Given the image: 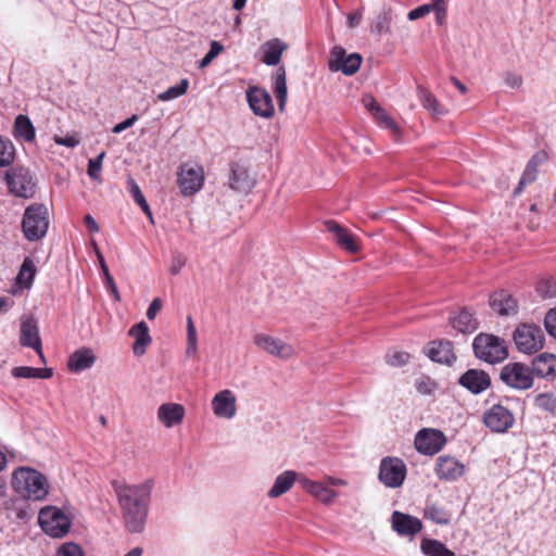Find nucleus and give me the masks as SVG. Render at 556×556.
Segmentation results:
<instances>
[{"label": "nucleus", "instance_id": "6ab92c4d", "mask_svg": "<svg viewBox=\"0 0 556 556\" xmlns=\"http://www.w3.org/2000/svg\"><path fill=\"white\" fill-rule=\"evenodd\" d=\"M392 529L401 536H414L422 529V522L417 517L399 510L391 516Z\"/></svg>", "mask_w": 556, "mask_h": 556}, {"label": "nucleus", "instance_id": "cd10ccee", "mask_svg": "<svg viewBox=\"0 0 556 556\" xmlns=\"http://www.w3.org/2000/svg\"><path fill=\"white\" fill-rule=\"evenodd\" d=\"M299 482L306 492L325 504H330L338 495L336 491L329 489L325 484L309 480L305 477H300Z\"/></svg>", "mask_w": 556, "mask_h": 556}, {"label": "nucleus", "instance_id": "a878e982", "mask_svg": "<svg viewBox=\"0 0 556 556\" xmlns=\"http://www.w3.org/2000/svg\"><path fill=\"white\" fill-rule=\"evenodd\" d=\"M20 343L23 346L39 351L41 339L39 337V328L34 317H27L22 320Z\"/></svg>", "mask_w": 556, "mask_h": 556}, {"label": "nucleus", "instance_id": "e2e57ef3", "mask_svg": "<svg viewBox=\"0 0 556 556\" xmlns=\"http://www.w3.org/2000/svg\"><path fill=\"white\" fill-rule=\"evenodd\" d=\"M54 141H55V143H58L60 146H65L68 148H74L79 143V141L73 136H66V137H58L56 136L54 138Z\"/></svg>", "mask_w": 556, "mask_h": 556}, {"label": "nucleus", "instance_id": "2f4dec72", "mask_svg": "<svg viewBox=\"0 0 556 556\" xmlns=\"http://www.w3.org/2000/svg\"><path fill=\"white\" fill-rule=\"evenodd\" d=\"M299 479L300 478L298 477V473L295 471H283L275 479L274 485L267 493L268 497L276 498L287 493L292 488L294 482Z\"/></svg>", "mask_w": 556, "mask_h": 556}, {"label": "nucleus", "instance_id": "a19ab883", "mask_svg": "<svg viewBox=\"0 0 556 556\" xmlns=\"http://www.w3.org/2000/svg\"><path fill=\"white\" fill-rule=\"evenodd\" d=\"M534 405L552 415L556 414V395L553 392L539 393L533 399Z\"/></svg>", "mask_w": 556, "mask_h": 556}, {"label": "nucleus", "instance_id": "72a5a7b5", "mask_svg": "<svg viewBox=\"0 0 556 556\" xmlns=\"http://www.w3.org/2000/svg\"><path fill=\"white\" fill-rule=\"evenodd\" d=\"M13 136L26 142H33L35 140L36 130L28 116L23 114L16 116L13 126Z\"/></svg>", "mask_w": 556, "mask_h": 556}, {"label": "nucleus", "instance_id": "864d4df0", "mask_svg": "<svg viewBox=\"0 0 556 556\" xmlns=\"http://www.w3.org/2000/svg\"><path fill=\"white\" fill-rule=\"evenodd\" d=\"M544 326L549 336L556 339V307L549 309L545 315Z\"/></svg>", "mask_w": 556, "mask_h": 556}, {"label": "nucleus", "instance_id": "ddd939ff", "mask_svg": "<svg viewBox=\"0 0 556 556\" xmlns=\"http://www.w3.org/2000/svg\"><path fill=\"white\" fill-rule=\"evenodd\" d=\"M248 103L255 115L269 118L275 113L273 100L267 90L260 87H250L247 90Z\"/></svg>", "mask_w": 556, "mask_h": 556}, {"label": "nucleus", "instance_id": "338daca9", "mask_svg": "<svg viewBox=\"0 0 556 556\" xmlns=\"http://www.w3.org/2000/svg\"><path fill=\"white\" fill-rule=\"evenodd\" d=\"M350 27L357 26L362 21V14L359 12L351 13L348 17Z\"/></svg>", "mask_w": 556, "mask_h": 556}, {"label": "nucleus", "instance_id": "13d9d810", "mask_svg": "<svg viewBox=\"0 0 556 556\" xmlns=\"http://www.w3.org/2000/svg\"><path fill=\"white\" fill-rule=\"evenodd\" d=\"M163 303L160 298H155L149 305L147 309V318L149 320H153L159 312L162 309Z\"/></svg>", "mask_w": 556, "mask_h": 556}, {"label": "nucleus", "instance_id": "1a4fd4ad", "mask_svg": "<svg viewBox=\"0 0 556 556\" xmlns=\"http://www.w3.org/2000/svg\"><path fill=\"white\" fill-rule=\"evenodd\" d=\"M406 473V465L401 458L387 456L381 459L378 478L387 488L396 489L402 486Z\"/></svg>", "mask_w": 556, "mask_h": 556}, {"label": "nucleus", "instance_id": "39448f33", "mask_svg": "<svg viewBox=\"0 0 556 556\" xmlns=\"http://www.w3.org/2000/svg\"><path fill=\"white\" fill-rule=\"evenodd\" d=\"M500 380L508 388L526 391L533 387L534 377L531 368L519 362L507 363L501 368Z\"/></svg>", "mask_w": 556, "mask_h": 556}, {"label": "nucleus", "instance_id": "c9c22d12", "mask_svg": "<svg viewBox=\"0 0 556 556\" xmlns=\"http://www.w3.org/2000/svg\"><path fill=\"white\" fill-rule=\"evenodd\" d=\"M392 20L393 10L390 7H383L371 23V31L379 36L388 34L391 29Z\"/></svg>", "mask_w": 556, "mask_h": 556}, {"label": "nucleus", "instance_id": "4c0bfd02", "mask_svg": "<svg viewBox=\"0 0 556 556\" xmlns=\"http://www.w3.org/2000/svg\"><path fill=\"white\" fill-rule=\"evenodd\" d=\"M418 98L422 104V106L428 110L432 115L440 116L443 115L445 112L442 108V105L439 103L437 98L427 89L424 87H418Z\"/></svg>", "mask_w": 556, "mask_h": 556}, {"label": "nucleus", "instance_id": "a18cd8bd", "mask_svg": "<svg viewBox=\"0 0 556 556\" xmlns=\"http://www.w3.org/2000/svg\"><path fill=\"white\" fill-rule=\"evenodd\" d=\"M127 186H128L129 193L131 194L135 202L140 206V208L148 210V202H147L143 193L141 192L139 185L136 182V180L131 176H129L127 178Z\"/></svg>", "mask_w": 556, "mask_h": 556}, {"label": "nucleus", "instance_id": "aec40b11", "mask_svg": "<svg viewBox=\"0 0 556 556\" xmlns=\"http://www.w3.org/2000/svg\"><path fill=\"white\" fill-rule=\"evenodd\" d=\"M435 475L440 480L455 481L465 473V465L452 456H440L435 464Z\"/></svg>", "mask_w": 556, "mask_h": 556}, {"label": "nucleus", "instance_id": "0eeeda50", "mask_svg": "<svg viewBox=\"0 0 556 556\" xmlns=\"http://www.w3.org/2000/svg\"><path fill=\"white\" fill-rule=\"evenodd\" d=\"M9 192L22 199H30L36 193V180L30 170L25 167H15L8 170L4 176Z\"/></svg>", "mask_w": 556, "mask_h": 556}, {"label": "nucleus", "instance_id": "4468645a", "mask_svg": "<svg viewBox=\"0 0 556 556\" xmlns=\"http://www.w3.org/2000/svg\"><path fill=\"white\" fill-rule=\"evenodd\" d=\"M253 341L256 346L266 353L282 359H289L294 354V350L290 344L269 334L257 333L254 336Z\"/></svg>", "mask_w": 556, "mask_h": 556}, {"label": "nucleus", "instance_id": "f257e3e1", "mask_svg": "<svg viewBox=\"0 0 556 556\" xmlns=\"http://www.w3.org/2000/svg\"><path fill=\"white\" fill-rule=\"evenodd\" d=\"M113 488L123 511L126 528L132 533L141 532L146 523L153 481L146 480L136 485L114 481Z\"/></svg>", "mask_w": 556, "mask_h": 556}, {"label": "nucleus", "instance_id": "ea45409f", "mask_svg": "<svg viewBox=\"0 0 556 556\" xmlns=\"http://www.w3.org/2000/svg\"><path fill=\"white\" fill-rule=\"evenodd\" d=\"M274 92L278 99L279 108L282 110L287 99L286 71L280 67L274 76Z\"/></svg>", "mask_w": 556, "mask_h": 556}, {"label": "nucleus", "instance_id": "49530a36", "mask_svg": "<svg viewBox=\"0 0 556 556\" xmlns=\"http://www.w3.org/2000/svg\"><path fill=\"white\" fill-rule=\"evenodd\" d=\"M538 293L543 298L556 295V282L551 278L541 279L536 286Z\"/></svg>", "mask_w": 556, "mask_h": 556}, {"label": "nucleus", "instance_id": "603ef678", "mask_svg": "<svg viewBox=\"0 0 556 556\" xmlns=\"http://www.w3.org/2000/svg\"><path fill=\"white\" fill-rule=\"evenodd\" d=\"M409 361V354L407 352L394 351L387 354V362L391 366H402Z\"/></svg>", "mask_w": 556, "mask_h": 556}, {"label": "nucleus", "instance_id": "f03ea898", "mask_svg": "<svg viewBox=\"0 0 556 556\" xmlns=\"http://www.w3.org/2000/svg\"><path fill=\"white\" fill-rule=\"evenodd\" d=\"M12 488L23 498L41 501L48 494V482L39 471L20 467L12 473Z\"/></svg>", "mask_w": 556, "mask_h": 556}, {"label": "nucleus", "instance_id": "37998d69", "mask_svg": "<svg viewBox=\"0 0 556 556\" xmlns=\"http://www.w3.org/2000/svg\"><path fill=\"white\" fill-rule=\"evenodd\" d=\"M188 87L189 80L187 78H184L179 81L178 85L172 86L164 92L159 93L157 99L163 102L177 99L187 92Z\"/></svg>", "mask_w": 556, "mask_h": 556}, {"label": "nucleus", "instance_id": "423d86ee", "mask_svg": "<svg viewBox=\"0 0 556 556\" xmlns=\"http://www.w3.org/2000/svg\"><path fill=\"white\" fill-rule=\"evenodd\" d=\"M513 339L519 352L533 354L544 346L545 336L539 326L521 324L515 329Z\"/></svg>", "mask_w": 556, "mask_h": 556}, {"label": "nucleus", "instance_id": "20e7f679", "mask_svg": "<svg viewBox=\"0 0 556 556\" xmlns=\"http://www.w3.org/2000/svg\"><path fill=\"white\" fill-rule=\"evenodd\" d=\"M49 228V212L45 204L34 203L25 208L22 218V230L28 241L42 239Z\"/></svg>", "mask_w": 556, "mask_h": 556}, {"label": "nucleus", "instance_id": "473e14b6", "mask_svg": "<svg viewBox=\"0 0 556 556\" xmlns=\"http://www.w3.org/2000/svg\"><path fill=\"white\" fill-rule=\"evenodd\" d=\"M262 49L264 51L262 62L266 65L274 66L280 62L281 55L287 49V45L279 39H273L265 42Z\"/></svg>", "mask_w": 556, "mask_h": 556}, {"label": "nucleus", "instance_id": "a211bd4d", "mask_svg": "<svg viewBox=\"0 0 556 556\" xmlns=\"http://www.w3.org/2000/svg\"><path fill=\"white\" fill-rule=\"evenodd\" d=\"M237 399L231 390L225 389L216 393L212 400V409L219 418L231 419L237 413Z\"/></svg>", "mask_w": 556, "mask_h": 556}, {"label": "nucleus", "instance_id": "f704fd0d", "mask_svg": "<svg viewBox=\"0 0 556 556\" xmlns=\"http://www.w3.org/2000/svg\"><path fill=\"white\" fill-rule=\"evenodd\" d=\"M36 271L33 258L25 257L16 276V283L23 289H29L34 282Z\"/></svg>", "mask_w": 556, "mask_h": 556}, {"label": "nucleus", "instance_id": "c85d7f7f", "mask_svg": "<svg viewBox=\"0 0 556 556\" xmlns=\"http://www.w3.org/2000/svg\"><path fill=\"white\" fill-rule=\"evenodd\" d=\"M96 355L89 348L76 350L68 358L67 367L71 371L80 372L93 366Z\"/></svg>", "mask_w": 556, "mask_h": 556}, {"label": "nucleus", "instance_id": "5fc2aeb1", "mask_svg": "<svg viewBox=\"0 0 556 556\" xmlns=\"http://www.w3.org/2000/svg\"><path fill=\"white\" fill-rule=\"evenodd\" d=\"M12 375L15 378H37V368L28 366H18L12 369Z\"/></svg>", "mask_w": 556, "mask_h": 556}, {"label": "nucleus", "instance_id": "7c9ffc66", "mask_svg": "<svg viewBox=\"0 0 556 556\" xmlns=\"http://www.w3.org/2000/svg\"><path fill=\"white\" fill-rule=\"evenodd\" d=\"M129 336L135 338L132 344L134 354L137 356L143 355L146 348L151 343L148 325L144 321L134 325L129 330Z\"/></svg>", "mask_w": 556, "mask_h": 556}, {"label": "nucleus", "instance_id": "f8f14e48", "mask_svg": "<svg viewBox=\"0 0 556 556\" xmlns=\"http://www.w3.org/2000/svg\"><path fill=\"white\" fill-rule=\"evenodd\" d=\"M362 64V56L358 53L346 55L341 47H334L331 50L329 59V70L331 72H342L344 75L355 74Z\"/></svg>", "mask_w": 556, "mask_h": 556}, {"label": "nucleus", "instance_id": "7ed1b4c3", "mask_svg": "<svg viewBox=\"0 0 556 556\" xmlns=\"http://www.w3.org/2000/svg\"><path fill=\"white\" fill-rule=\"evenodd\" d=\"M477 358L489 363H502L508 357V350L504 339L490 333H479L472 342Z\"/></svg>", "mask_w": 556, "mask_h": 556}, {"label": "nucleus", "instance_id": "09e8293b", "mask_svg": "<svg viewBox=\"0 0 556 556\" xmlns=\"http://www.w3.org/2000/svg\"><path fill=\"white\" fill-rule=\"evenodd\" d=\"M224 47L218 41H212L210 46L208 52L205 54V56L200 61L199 67L204 68L206 67L222 51Z\"/></svg>", "mask_w": 556, "mask_h": 556}, {"label": "nucleus", "instance_id": "f3484780", "mask_svg": "<svg viewBox=\"0 0 556 556\" xmlns=\"http://www.w3.org/2000/svg\"><path fill=\"white\" fill-rule=\"evenodd\" d=\"M458 383L472 394H480L491 387V377L481 369H468L458 379Z\"/></svg>", "mask_w": 556, "mask_h": 556}, {"label": "nucleus", "instance_id": "412c9836", "mask_svg": "<svg viewBox=\"0 0 556 556\" xmlns=\"http://www.w3.org/2000/svg\"><path fill=\"white\" fill-rule=\"evenodd\" d=\"M489 304L500 316H513L518 313L517 300L506 290H497L489 298Z\"/></svg>", "mask_w": 556, "mask_h": 556}, {"label": "nucleus", "instance_id": "052dcab7", "mask_svg": "<svg viewBox=\"0 0 556 556\" xmlns=\"http://www.w3.org/2000/svg\"><path fill=\"white\" fill-rule=\"evenodd\" d=\"M504 80L505 84L513 89H518L522 84L521 76L514 73H506Z\"/></svg>", "mask_w": 556, "mask_h": 556}, {"label": "nucleus", "instance_id": "c756f323", "mask_svg": "<svg viewBox=\"0 0 556 556\" xmlns=\"http://www.w3.org/2000/svg\"><path fill=\"white\" fill-rule=\"evenodd\" d=\"M451 326L460 333H471L478 329V320L467 307H463L457 315L450 316Z\"/></svg>", "mask_w": 556, "mask_h": 556}, {"label": "nucleus", "instance_id": "393cba45", "mask_svg": "<svg viewBox=\"0 0 556 556\" xmlns=\"http://www.w3.org/2000/svg\"><path fill=\"white\" fill-rule=\"evenodd\" d=\"M546 160H547V154L544 151H539L531 157V160L528 162V164L522 173V176L519 180L517 188L514 190L515 195L519 194L527 185L535 181V179L538 177V173H539L538 167L540 164L544 163Z\"/></svg>", "mask_w": 556, "mask_h": 556}, {"label": "nucleus", "instance_id": "3c124183", "mask_svg": "<svg viewBox=\"0 0 556 556\" xmlns=\"http://www.w3.org/2000/svg\"><path fill=\"white\" fill-rule=\"evenodd\" d=\"M56 556H85L81 547L76 543L63 544L56 553Z\"/></svg>", "mask_w": 556, "mask_h": 556}, {"label": "nucleus", "instance_id": "b1692460", "mask_svg": "<svg viewBox=\"0 0 556 556\" xmlns=\"http://www.w3.org/2000/svg\"><path fill=\"white\" fill-rule=\"evenodd\" d=\"M427 355L431 361L445 365H452L456 361V355L450 341L431 342L427 349Z\"/></svg>", "mask_w": 556, "mask_h": 556}, {"label": "nucleus", "instance_id": "e433bc0d", "mask_svg": "<svg viewBox=\"0 0 556 556\" xmlns=\"http://www.w3.org/2000/svg\"><path fill=\"white\" fill-rule=\"evenodd\" d=\"M420 549L426 556H454V552L448 549L443 543L434 539L424 538L420 543Z\"/></svg>", "mask_w": 556, "mask_h": 556}, {"label": "nucleus", "instance_id": "4be33fe9", "mask_svg": "<svg viewBox=\"0 0 556 556\" xmlns=\"http://www.w3.org/2000/svg\"><path fill=\"white\" fill-rule=\"evenodd\" d=\"M326 229L333 235L336 242L350 253H356L359 244L356 238L346 228L340 226L336 220L329 219L324 223Z\"/></svg>", "mask_w": 556, "mask_h": 556}, {"label": "nucleus", "instance_id": "c03bdc74", "mask_svg": "<svg viewBox=\"0 0 556 556\" xmlns=\"http://www.w3.org/2000/svg\"><path fill=\"white\" fill-rule=\"evenodd\" d=\"M198 351V334L191 316L187 317V349L186 354L194 356Z\"/></svg>", "mask_w": 556, "mask_h": 556}, {"label": "nucleus", "instance_id": "de8ad7c7", "mask_svg": "<svg viewBox=\"0 0 556 556\" xmlns=\"http://www.w3.org/2000/svg\"><path fill=\"white\" fill-rule=\"evenodd\" d=\"M374 117L380 125H383L388 129H391L394 132L399 131L397 124L390 115H388L384 109L381 108L380 110H377Z\"/></svg>", "mask_w": 556, "mask_h": 556}, {"label": "nucleus", "instance_id": "9b49d317", "mask_svg": "<svg viewBox=\"0 0 556 556\" xmlns=\"http://www.w3.org/2000/svg\"><path fill=\"white\" fill-rule=\"evenodd\" d=\"M414 443L419 453L434 455L443 448L446 438L440 430L425 428L417 432Z\"/></svg>", "mask_w": 556, "mask_h": 556}, {"label": "nucleus", "instance_id": "69168bd1", "mask_svg": "<svg viewBox=\"0 0 556 556\" xmlns=\"http://www.w3.org/2000/svg\"><path fill=\"white\" fill-rule=\"evenodd\" d=\"M84 223L89 231L91 232H98L100 230L98 223L91 215H86L84 217Z\"/></svg>", "mask_w": 556, "mask_h": 556}, {"label": "nucleus", "instance_id": "680f3d73", "mask_svg": "<svg viewBox=\"0 0 556 556\" xmlns=\"http://www.w3.org/2000/svg\"><path fill=\"white\" fill-rule=\"evenodd\" d=\"M101 169H102V166L99 165V163H96L94 161L89 160L87 173L91 179L100 180L101 179V177H100Z\"/></svg>", "mask_w": 556, "mask_h": 556}, {"label": "nucleus", "instance_id": "79ce46f5", "mask_svg": "<svg viewBox=\"0 0 556 556\" xmlns=\"http://www.w3.org/2000/svg\"><path fill=\"white\" fill-rule=\"evenodd\" d=\"M15 159V147L13 142L0 136V167L11 165Z\"/></svg>", "mask_w": 556, "mask_h": 556}, {"label": "nucleus", "instance_id": "6e6d98bb", "mask_svg": "<svg viewBox=\"0 0 556 556\" xmlns=\"http://www.w3.org/2000/svg\"><path fill=\"white\" fill-rule=\"evenodd\" d=\"M432 12L431 3L422 4L408 12V20L415 21Z\"/></svg>", "mask_w": 556, "mask_h": 556}, {"label": "nucleus", "instance_id": "bb28decb", "mask_svg": "<svg viewBox=\"0 0 556 556\" xmlns=\"http://www.w3.org/2000/svg\"><path fill=\"white\" fill-rule=\"evenodd\" d=\"M185 417V408L177 403H164L157 409V419L166 428L179 425Z\"/></svg>", "mask_w": 556, "mask_h": 556}, {"label": "nucleus", "instance_id": "0e129e2a", "mask_svg": "<svg viewBox=\"0 0 556 556\" xmlns=\"http://www.w3.org/2000/svg\"><path fill=\"white\" fill-rule=\"evenodd\" d=\"M104 281H105V286H106L109 292L113 295L114 300L116 302L121 301V294H119V291L117 289V286H116L113 277H110V278L105 279Z\"/></svg>", "mask_w": 556, "mask_h": 556}, {"label": "nucleus", "instance_id": "4d7b16f0", "mask_svg": "<svg viewBox=\"0 0 556 556\" xmlns=\"http://www.w3.org/2000/svg\"><path fill=\"white\" fill-rule=\"evenodd\" d=\"M186 264V257L181 255L180 253H176L173 255L172 264L169 267V271L172 275H177L181 270V268Z\"/></svg>", "mask_w": 556, "mask_h": 556}, {"label": "nucleus", "instance_id": "6e6552de", "mask_svg": "<svg viewBox=\"0 0 556 556\" xmlns=\"http://www.w3.org/2000/svg\"><path fill=\"white\" fill-rule=\"evenodd\" d=\"M38 521L41 529L52 538H63L71 528L70 518L60 508L54 506L41 508Z\"/></svg>", "mask_w": 556, "mask_h": 556}, {"label": "nucleus", "instance_id": "8fccbe9b", "mask_svg": "<svg viewBox=\"0 0 556 556\" xmlns=\"http://www.w3.org/2000/svg\"><path fill=\"white\" fill-rule=\"evenodd\" d=\"M432 11L435 13V21L439 25L445 23L447 16V9L445 0H435L431 2Z\"/></svg>", "mask_w": 556, "mask_h": 556}, {"label": "nucleus", "instance_id": "9d476101", "mask_svg": "<svg viewBox=\"0 0 556 556\" xmlns=\"http://www.w3.org/2000/svg\"><path fill=\"white\" fill-rule=\"evenodd\" d=\"M484 425L493 432H507L515 424L514 414L502 404H494L483 414Z\"/></svg>", "mask_w": 556, "mask_h": 556}, {"label": "nucleus", "instance_id": "774afa93", "mask_svg": "<svg viewBox=\"0 0 556 556\" xmlns=\"http://www.w3.org/2000/svg\"><path fill=\"white\" fill-rule=\"evenodd\" d=\"M366 108L371 112L372 115L377 113V110H380V104L374 99L369 98L368 102H366Z\"/></svg>", "mask_w": 556, "mask_h": 556}, {"label": "nucleus", "instance_id": "2eb2a0df", "mask_svg": "<svg viewBox=\"0 0 556 556\" xmlns=\"http://www.w3.org/2000/svg\"><path fill=\"white\" fill-rule=\"evenodd\" d=\"M228 186L236 192L249 193L255 185V179L250 175L249 168L242 162H231Z\"/></svg>", "mask_w": 556, "mask_h": 556}, {"label": "nucleus", "instance_id": "bf43d9fd", "mask_svg": "<svg viewBox=\"0 0 556 556\" xmlns=\"http://www.w3.org/2000/svg\"><path fill=\"white\" fill-rule=\"evenodd\" d=\"M138 119V116L136 114L131 115L130 117L126 118L125 121L116 124L112 132L113 134H121L122 131L126 130L127 128L131 127L136 121Z\"/></svg>", "mask_w": 556, "mask_h": 556}, {"label": "nucleus", "instance_id": "dca6fc26", "mask_svg": "<svg viewBox=\"0 0 556 556\" xmlns=\"http://www.w3.org/2000/svg\"><path fill=\"white\" fill-rule=\"evenodd\" d=\"M204 175L201 167L186 168L181 166L178 172L177 182L182 194L191 195L198 192L203 186Z\"/></svg>", "mask_w": 556, "mask_h": 556}, {"label": "nucleus", "instance_id": "5701e85b", "mask_svg": "<svg viewBox=\"0 0 556 556\" xmlns=\"http://www.w3.org/2000/svg\"><path fill=\"white\" fill-rule=\"evenodd\" d=\"M532 376L545 379H554L556 377V355L551 353H542L535 356L530 367Z\"/></svg>", "mask_w": 556, "mask_h": 556}, {"label": "nucleus", "instance_id": "58836bf2", "mask_svg": "<svg viewBox=\"0 0 556 556\" xmlns=\"http://www.w3.org/2000/svg\"><path fill=\"white\" fill-rule=\"evenodd\" d=\"M424 517L438 525H447L450 522V513L442 506L431 503L424 509Z\"/></svg>", "mask_w": 556, "mask_h": 556}]
</instances>
